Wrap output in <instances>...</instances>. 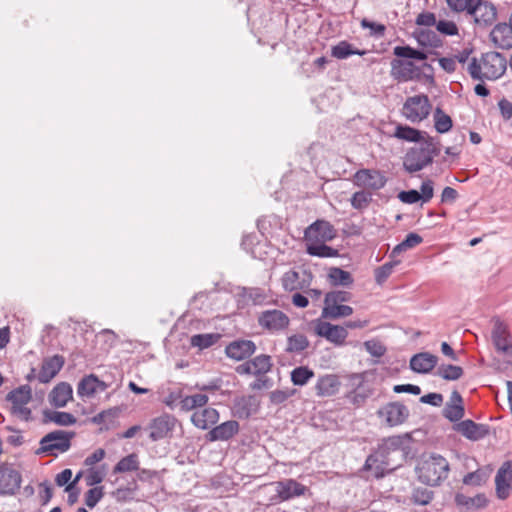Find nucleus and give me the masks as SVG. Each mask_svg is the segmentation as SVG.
<instances>
[{"label": "nucleus", "mask_w": 512, "mask_h": 512, "mask_svg": "<svg viewBox=\"0 0 512 512\" xmlns=\"http://www.w3.org/2000/svg\"><path fill=\"white\" fill-rule=\"evenodd\" d=\"M252 376L256 379L250 383L252 390L270 389L273 386V380L267 376L271 371L273 363L269 355L261 354L251 359Z\"/></svg>", "instance_id": "nucleus-8"}, {"label": "nucleus", "mask_w": 512, "mask_h": 512, "mask_svg": "<svg viewBox=\"0 0 512 512\" xmlns=\"http://www.w3.org/2000/svg\"><path fill=\"white\" fill-rule=\"evenodd\" d=\"M340 386L341 382L337 375L326 374L318 378L315 390L319 397H330L338 393Z\"/></svg>", "instance_id": "nucleus-28"}, {"label": "nucleus", "mask_w": 512, "mask_h": 512, "mask_svg": "<svg viewBox=\"0 0 512 512\" xmlns=\"http://www.w3.org/2000/svg\"><path fill=\"white\" fill-rule=\"evenodd\" d=\"M482 69V60L478 62V60L473 57L467 65V72L474 80L484 81V74Z\"/></svg>", "instance_id": "nucleus-58"}, {"label": "nucleus", "mask_w": 512, "mask_h": 512, "mask_svg": "<svg viewBox=\"0 0 512 512\" xmlns=\"http://www.w3.org/2000/svg\"><path fill=\"white\" fill-rule=\"evenodd\" d=\"M434 497V492L427 487H415L412 491L411 500L417 505H427Z\"/></svg>", "instance_id": "nucleus-51"}, {"label": "nucleus", "mask_w": 512, "mask_h": 512, "mask_svg": "<svg viewBox=\"0 0 512 512\" xmlns=\"http://www.w3.org/2000/svg\"><path fill=\"white\" fill-rule=\"evenodd\" d=\"M440 154V145L433 137L427 136L418 147L411 148L404 158V168L409 173L418 172L433 162Z\"/></svg>", "instance_id": "nucleus-3"}, {"label": "nucleus", "mask_w": 512, "mask_h": 512, "mask_svg": "<svg viewBox=\"0 0 512 512\" xmlns=\"http://www.w3.org/2000/svg\"><path fill=\"white\" fill-rule=\"evenodd\" d=\"M439 33L446 36H455L458 34V27L453 21L440 20L436 24Z\"/></svg>", "instance_id": "nucleus-60"}, {"label": "nucleus", "mask_w": 512, "mask_h": 512, "mask_svg": "<svg viewBox=\"0 0 512 512\" xmlns=\"http://www.w3.org/2000/svg\"><path fill=\"white\" fill-rule=\"evenodd\" d=\"M423 134L424 133L418 129L399 124L395 128L394 137L407 142H415L420 144L425 139Z\"/></svg>", "instance_id": "nucleus-36"}, {"label": "nucleus", "mask_w": 512, "mask_h": 512, "mask_svg": "<svg viewBox=\"0 0 512 512\" xmlns=\"http://www.w3.org/2000/svg\"><path fill=\"white\" fill-rule=\"evenodd\" d=\"M73 432L55 430L41 438L40 447L36 450L37 455L46 454L57 456L58 453H65L71 447Z\"/></svg>", "instance_id": "nucleus-4"}, {"label": "nucleus", "mask_w": 512, "mask_h": 512, "mask_svg": "<svg viewBox=\"0 0 512 512\" xmlns=\"http://www.w3.org/2000/svg\"><path fill=\"white\" fill-rule=\"evenodd\" d=\"M353 181L358 187L380 190L386 185L387 178L379 170L360 169L354 174Z\"/></svg>", "instance_id": "nucleus-14"}, {"label": "nucleus", "mask_w": 512, "mask_h": 512, "mask_svg": "<svg viewBox=\"0 0 512 512\" xmlns=\"http://www.w3.org/2000/svg\"><path fill=\"white\" fill-rule=\"evenodd\" d=\"M371 199V194L364 191H358L352 195L351 205L355 209H363L368 206Z\"/></svg>", "instance_id": "nucleus-57"}, {"label": "nucleus", "mask_w": 512, "mask_h": 512, "mask_svg": "<svg viewBox=\"0 0 512 512\" xmlns=\"http://www.w3.org/2000/svg\"><path fill=\"white\" fill-rule=\"evenodd\" d=\"M400 261L387 262L375 271V280L378 284H383L387 278L391 275L393 268L399 264Z\"/></svg>", "instance_id": "nucleus-54"}, {"label": "nucleus", "mask_w": 512, "mask_h": 512, "mask_svg": "<svg viewBox=\"0 0 512 512\" xmlns=\"http://www.w3.org/2000/svg\"><path fill=\"white\" fill-rule=\"evenodd\" d=\"M139 469V459L137 454L132 453L123 457L114 467V473H125Z\"/></svg>", "instance_id": "nucleus-46"}, {"label": "nucleus", "mask_w": 512, "mask_h": 512, "mask_svg": "<svg viewBox=\"0 0 512 512\" xmlns=\"http://www.w3.org/2000/svg\"><path fill=\"white\" fill-rule=\"evenodd\" d=\"M351 293L347 291L337 290L331 291L326 294L324 304L325 305H335L342 304L344 302H348L351 300Z\"/></svg>", "instance_id": "nucleus-53"}, {"label": "nucleus", "mask_w": 512, "mask_h": 512, "mask_svg": "<svg viewBox=\"0 0 512 512\" xmlns=\"http://www.w3.org/2000/svg\"><path fill=\"white\" fill-rule=\"evenodd\" d=\"M259 409V402L254 396H243L234 400L233 414L240 419H247Z\"/></svg>", "instance_id": "nucleus-26"}, {"label": "nucleus", "mask_w": 512, "mask_h": 512, "mask_svg": "<svg viewBox=\"0 0 512 512\" xmlns=\"http://www.w3.org/2000/svg\"><path fill=\"white\" fill-rule=\"evenodd\" d=\"M462 397L457 391L451 393L450 401L443 409V415L451 422H457L464 416V407Z\"/></svg>", "instance_id": "nucleus-33"}, {"label": "nucleus", "mask_w": 512, "mask_h": 512, "mask_svg": "<svg viewBox=\"0 0 512 512\" xmlns=\"http://www.w3.org/2000/svg\"><path fill=\"white\" fill-rule=\"evenodd\" d=\"M491 340L496 352L503 358V363L512 366V336L508 325L498 318L493 323Z\"/></svg>", "instance_id": "nucleus-5"}, {"label": "nucleus", "mask_w": 512, "mask_h": 512, "mask_svg": "<svg viewBox=\"0 0 512 512\" xmlns=\"http://www.w3.org/2000/svg\"><path fill=\"white\" fill-rule=\"evenodd\" d=\"M455 430L465 436L467 439L477 441L484 438L488 429L486 425L477 424L472 420H464L456 424Z\"/></svg>", "instance_id": "nucleus-29"}, {"label": "nucleus", "mask_w": 512, "mask_h": 512, "mask_svg": "<svg viewBox=\"0 0 512 512\" xmlns=\"http://www.w3.org/2000/svg\"><path fill=\"white\" fill-rule=\"evenodd\" d=\"M257 320L259 326L271 334L284 331L290 324L287 314L278 309L262 311Z\"/></svg>", "instance_id": "nucleus-10"}, {"label": "nucleus", "mask_w": 512, "mask_h": 512, "mask_svg": "<svg viewBox=\"0 0 512 512\" xmlns=\"http://www.w3.org/2000/svg\"><path fill=\"white\" fill-rule=\"evenodd\" d=\"M73 390L66 382L58 383L49 394V403L56 408H63L72 399Z\"/></svg>", "instance_id": "nucleus-31"}, {"label": "nucleus", "mask_w": 512, "mask_h": 512, "mask_svg": "<svg viewBox=\"0 0 512 512\" xmlns=\"http://www.w3.org/2000/svg\"><path fill=\"white\" fill-rule=\"evenodd\" d=\"M336 236L334 227L325 220H317L306 228L304 237L307 242H326Z\"/></svg>", "instance_id": "nucleus-16"}, {"label": "nucleus", "mask_w": 512, "mask_h": 512, "mask_svg": "<svg viewBox=\"0 0 512 512\" xmlns=\"http://www.w3.org/2000/svg\"><path fill=\"white\" fill-rule=\"evenodd\" d=\"M420 192L417 190L411 189L408 191H401L398 194V198L401 202L407 203V204H414L421 200Z\"/></svg>", "instance_id": "nucleus-64"}, {"label": "nucleus", "mask_w": 512, "mask_h": 512, "mask_svg": "<svg viewBox=\"0 0 512 512\" xmlns=\"http://www.w3.org/2000/svg\"><path fill=\"white\" fill-rule=\"evenodd\" d=\"M307 253L321 258H331L338 255V251L326 245L325 242H311L307 244Z\"/></svg>", "instance_id": "nucleus-41"}, {"label": "nucleus", "mask_w": 512, "mask_h": 512, "mask_svg": "<svg viewBox=\"0 0 512 512\" xmlns=\"http://www.w3.org/2000/svg\"><path fill=\"white\" fill-rule=\"evenodd\" d=\"M315 332L318 336L327 339L336 346L344 345L348 336V331L344 326L334 325L324 321H320L316 324Z\"/></svg>", "instance_id": "nucleus-17"}, {"label": "nucleus", "mask_w": 512, "mask_h": 512, "mask_svg": "<svg viewBox=\"0 0 512 512\" xmlns=\"http://www.w3.org/2000/svg\"><path fill=\"white\" fill-rule=\"evenodd\" d=\"M396 467V465H392L390 456L380 448L368 456L364 465V468L371 471L377 478L383 477L386 473L396 469Z\"/></svg>", "instance_id": "nucleus-13"}, {"label": "nucleus", "mask_w": 512, "mask_h": 512, "mask_svg": "<svg viewBox=\"0 0 512 512\" xmlns=\"http://www.w3.org/2000/svg\"><path fill=\"white\" fill-rule=\"evenodd\" d=\"M309 347V340L304 334H293L287 338L286 351L289 353H301Z\"/></svg>", "instance_id": "nucleus-45"}, {"label": "nucleus", "mask_w": 512, "mask_h": 512, "mask_svg": "<svg viewBox=\"0 0 512 512\" xmlns=\"http://www.w3.org/2000/svg\"><path fill=\"white\" fill-rule=\"evenodd\" d=\"M366 351L374 357H382L385 352V346L376 340H368L364 343Z\"/></svg>", "instance_id": "nucleus-61"}, {"label": "nucleus", "mask_w": 512, "mask_h": 512, "mask_svg": "<svg viewBox=\"0 0 512 512\" xmlns=\"http://www.w3.org/2000/svg\"><path fill=\"white\" fill-rule=\"evenodd\" d=\"M505 57L498 52H488L482 56V69L485 80H496L506 71Z\"/></svg>", "instance_id": "nucleus-11"}, {"label": "nucleus", "mask_w": 512, "mask_h": 512, "mask_svg": "<svg viewBox=\"0 0 512 512\" xmlns=\"http://www.w3.org/2000/svg\"><path fill=\"white\" fill-rule=\"evenodd\" d=\"M299 273L295 270L285 272L281 278V284L285 291L292 292L303 289V285L299 280Z\"/></svg>", "instance_id": "nucleus-47"}, {"label": "nucleus", "mask_w": 512, "mask_h": 512, "mask_svg": "<svg viewBox=\"0 0 512 512\" xmlns=\"http://www.w3.org/2000/svg\"><path fill=\"white\" fill-rule=\"evenodd\" d=\"M108 385L94 374L83 377L77 386V394L81 398H91L96 393L104 392Z\"/></svg>", "instance_id": "nucleus-21"}, {"label": "nucleus", "mask_w": 512, "mask_h": 512, "mask_svg": "<svg viewBox=\"0 0 512 512\" xmlns=\"http://www.w3.org/2000/svg\"><path fill=\"white\" fill-rule=\"evenodd\" d=\"M219 339L220 335L217 333L196 334L190 338V344L192 347L204 350L213 346Z\"/></svg>", "instance_id": "nucleus-42"}, {"label": "nucleus", "mask_w": 512, "mask_h": 512, "mask_svg": "<svg viewBox=\"0 0 512 512\" xmlns=\"http://www.w3.org/2000/svg\"><path fill=\"white\" fill-rule=\"evenodd\" d=\"M21 474L9 467H0V495H14L20 488Z\"/></svg>", "instance_id": "nucleus-19"}, {"label": "nucleus", "mask_w": 512, "mask_h": 512, "mask_svg": "<svg viewBox=\"0 0 512 512\" xmlns=\"http://www.w3.org/2000/svg\"><path fill=\"white\" fill-rule=\"evenodd\" d=\"M376 415L382 425L393 428L403 425L409 419L410 411L403 403L392 401L382 405Z\"/></svg>", "instance_id": "nucleus-6"}, {"label": "nucleus", "mask_w": 512, "mask_h": 512, "mask_svg": "<svg viewBox=\"0 0 512 512\" xmlns=\"http://www.w3.org/2000/svg\"><path fill=\"white\" fill-rule=\"evenodd\" d=\"M256 351V345L252 340L238 339L229 343L225 348L228 358L241 361L249 358Z\"/></svg>", "instance_id": "nucleus-20"}, {"label": "nucleus", "mask_w": 512, "mask_h": 512, "mask_svg": "<svg viewBox=\"0 0 512 512\" xmlns=\"http://www.w3.org/2000/svg\"><path fill=\"white\" fill-rule=\"evenodd\" d=\"M486 474L481 470L468 473L463 478V483L469 486H480L486 481Z\"/></svg>", "instance_id": "nucleus-59"}, {"label": "nucleus", "mask_w": 512, "mask_h": 512, "mask_svg": "<svg viewBox=\"0 0 512 512\" xmlns=\"http://www.w3.org/2000/svg\"><path fill=\"white\" fill-rule=\"evenodd\" d=\"M219 412L212 407H203L194 411L191 422L199 429L207 430L219 421Z\"/></svg>", "instance_id": "nucleus-24"}, {"label": "nucleus", "mask_w": 512, "mask_h": 512, "mask_svg": "<svg viewBox=\"0 0 512 512\" xmlns=\"http://www.w3.org/2000/svg\"><path fill=\"white\" fill-rule=\"evenodd\" d=\"M118 415L116 408L104 410L92 417L91 421L94 424L102 425L105 429H109V426L113 423L114 419Z\"/></svg>", "instance_id": "nucleus-52"}, {"label": "nucleus", "mask_w": 512, "mask_h": 512, "mask_svg": "<svg viewBox=\"0 0 512 512\" xmlns=\"http://www.w3.org/2000/svg\"><path fill=\"white\" fill-rule=\"evenodd\" d=\"M314 377V372L307 366H300L292 370L291 381L296 386H304Z\"/></svg>", "instance_id": "nucleus-48"}, {"label": "nucleus", "mask_w": 512, "mask_h": 512, "mask_svg": "<svg viewBox=\"0 0 512 512\" xmlns=\"http://www.w3.org/2000/svg\"><path fill=\"white\" fill-rule=\"evenodd\" d=\"M64 362L63 356L60 355H54L45 359L38 374V380L41 383L50 382L62 369Z\"/></svg>", "instance_id": "nucleus-27"}, {"label": "nucleus", "mask_w": 512, "mask_h": 512, "mask_svg": "<svg viewBox=\"0 0 512 512\" xmlns=\"http://www.w3.org/2000/svg\"><path fill=\"white\" fill-rule=\"evenodd\" d=\"M6 400L11 403V413L20 420L28 421L31 419V409L27 407L32 400V390L29 385H22L10 391Z\"/></svg>", "instance_id": "nucleus-7"}, {"label": "nucleus", "mask_w": 512, "mask_h": 512, "mask_svg": "<svg viewBox=\"0 0 512 512\" xmlns=\"http://www.w3.org/2000/svg\"><path fill=\"white\" fill-rule=\"evenodd\" d=\"M431 104L428 96L415 95L407 98L403 105V115L412 123L426 119L430 114Z\"/></svg>", "instance_id": "nucleus-9"}, {"label": "nucleus", "mask_w": 512, "mask_h": 512, "mask_svg": "<svg viewBox=\"0 0 512 512\" xmlns=\"http://www.w3.org/2000/svg\"><path fill=\"white\" fill-rule=\"evenodd\" d=\"M43 420L45 423L53 422L59 426H71L77 422L76 417L71 413L50 410L43 412Z\"/></svg>", "instance_id": "nucleus-35"}, {"label": "nucleus", "mask_w": 512, "mask_h": 512, "mask_svg": "<svg viewBox=\"0 0 512 512\" xmlns=\"http://www.w3.org/2000/svg\"><path fill=\"white\" fill-rule=\"evenodd\" d=\"M449 471L447 459L435 453L422 459L416 467L419 481L428 486H439L447 479Z\"/></svg>", "instance_id": "nucleus-2"}, {"label": "nucleus", "mask_w": 512, "mask_h": 512, "mask_svg": "<svg viewBox=\"0 0 512 512\" xmlns=\"http://www.w3.org/2000/svg\"><path fill=\"white\" fill-rule=\"evenodd\" d=\"M448 8L455 13L471 16L479 27H488L497 18L495 5L486 0H448Z\"/></svg>", "instance_id": "nucleus-1"}, {"label": "nucleus", "mask_w": 512, "mask_h": 512, "mask_svg": "<svg viewBox=\"0 0 512 512\" xmlns=\"http://www.w3.org/2000/svg\"><path fill=\"white\" fill-rule=\"evenodd\" d=\"M394 55L401 58L426 60L427 54L421 50L414 49L410 46H396L393 50Z\"/></svg>", "instance_id": "nucleus-50"}, {"label": "nucleus", "mask_w": 512, "mask_h": 512, "mask_svg": "<svg viewBox=\"0 0 512 512\" xmlns=\"http://www.w3.org/2000/svg\"><path fill=\"white\" fill-rule=\"evenodd\" d=\"M490 40L496 48H512V28L507 23H499L490 32Z\"/></svg>", "instance_id": "nucleus-25"}, {"label": "nucleus", "mask_w": 512, "mask_h": 512, "mask_svg": "<svg viewBox=\"0 0 512 512\" xmlns=\"http://www.w3.org/2000/svg\"><path fill=\"white\" fill-rule=\"evenodd\" d=\"M362 28H368L371 30V35L374 36H383L386 30V27L383 24L372 22L366 18L361 21Z\"/></svg>", "instance_id": "nucleus-63"}, {"label": "nucleus", "mask_w": 512, "mask_h": 512, "mask_svg": "<svg viewBox=\"0 0 512 512\" xmlns=\"http://www.w3.org/2000/svg\"><path fill=\"white\" fill-rule=\"evenodd\" d=\"M307 488L294 479H285L276 482L277 496L281 501H286L294 497L305 494Z\"/></svg>", "instance_id": "nucleus-23"}, {"label": "nucleus", "mask_w": 512, "mask_h": 512, "mask_svg": "<svg viewBox=\"0 0 512 512\" xmlns=\"http://www.w3.org/2000/svg\"><path fill=\"white\" fill-rule=\"evenodd\" d=\"M294 390H274L270 393V402L275 405L284 403L294 394Z\"/></svg>", "instance_id": "nucleus-62"}, {"label": "nucleus", "mask_w": 512, "mask_h": 512, "mask_svg": "<svg viewBox=\"0 0 512 512\" xmlns=\"http://www.w3.org/2000/svg\"><path fill=\"white\" fill-rule=\"evenodd\" d=\"M329 281L334 286L349 287L353 284L354 280L350 272L345 271L339 267H333L330 269Z\"/></svg>", "instance_id": "nucleus-39"}, {"label": "nucleus", "mask_w": 512, "mask_h": 512, "mask_svg": "<svg viewBox=\"0 0 512 512\" xmlns=\"http://www.w3.org/2000/svg\"><path fill=\"white\" fill-rule=\"evenodd\" d=\"M423 242V238L414 232H410L406 235L405 239L397 244L391 251L390 257L396 258L402 252L412 249Z\"/></svg>", "instance_id": "nucleus-37"}, {"label": "nucleus", "mask_w": 512, "mask_h": 512, "mask_svg": "<svg viewBox=\"0 0 512 512\" xmlns=\"http://www.w3.org/2000/svg\"><path fill=\"white\" fill-rule=\"evenodd\" d=\"M437 363V356L428 352H421L411 358L410 368L416 373L426 374L432 371Z\"/></svg>", "instance_id": "nucleus-30"}, {"label": "nucleus", "mask_w": 512, "mask_h": 512, "mask_svg": "<svg viewBox=\"0 0 512 512\" xmlns=\"http://www.w3.org/2000/svg\"><path fill=\"white\" fill-rule=\"evenodd\" d=\"M403 444V439L401 436H392L385 439L382 445L379 446L380 449H383L385 453L389 456L393 452H398Z\"/></svg>", "instance_id": "nucleus-56"}, {"label": "nucleus", "mask_w": 512, "mask_h": 512, "mask_svg": "<svg viewBox=\"0 0 512 512\" xmlns=\"http://www.w3.org/2000/svg\"><path fill=\"white\" fill-rule=\"evenodd\" d=\"M434 127L438 133H446L452 128V119L440 107H437L433 114Z\"/></svg>", "instance_id": "nucleus-44"}, {"label": "nucleus", "mask_w": 512, "mask_h": 512, "mask_svg": "<svg viewBox=\"0 0 512 512\" xmlns=\"http://www.w3.org/2000/svg\"><path fill=\"white\" fill-rule=\"evenodd\" d=\"M414 36L420 46L439 48L442 46V40L439 35L430 29H418Z\"/></svg>", "instance_id": "nucleus-34"}, {"label": "nucleus", "mask_w": 512, "mask_h": 512, "mask_svg": "<svg viewBox=\"0 0 512 512\" xmlns=\"http://www.w3.org/2000/svg\"><path fill=\"white\" fill-rule=\"evenodd\" d=\"M239 423L235 420H229L213 427L207 434L206 439L209 442L228 441L239 431Z\"/></svg>", "instance_id": "nucleus-22"}, {"label": "nucleus", "mask_w": 512, "mask_h": 512, "mask_svg": "<svg viewBox=\"0 0 512 512\" xmlns=\"http://www.w3.org/2000/svg\"><path fill=\"white\" fill-rule=\"evenodd\" d=\"M421 68L416 66L412 61L393 59L391 61V76L398 82H408L419 79L421 76Z\"/></svg>", "instance_id": "nucleus-15"}, {"label": "nucleus", "mask_w": 512, "mask_h": 512, "mask_svg": "<svg viewBox=\"0 0 512 512\" xmlns=\"http://www.w3.org/2000/svg\"><path fill=\"white\" fill-rule=\"evenodd\" d=\"M353 313V308L348 305L335 304V305H324L322 309V317L329 319H338L342 317H348Z\"/></svg>", "instance_id": "nucleus-40"}, {"label": "nucleus", "mask_w": 512, "mask_h": 512, "mask_svg": "<svg viewBox=\"0 0 512 512\" xmlns=\"http://www.w3.org/2000/svg\"><path fill=\"white\" fill-rule=\"evenodd\" d=\"M455 503L462 511H475L487 505V499L484 494H477L473 497L467 496L463 493L455 495Z\"/></svg>", "instance_id": "nucleus-32"}, {"label": "nucleus", "mask_w": 512, "mask_h": 512, "mask_svg": "<svg viewBox=\"0 0 512 512\" xmlns=\"http://www.w3.org/2000/svg\"><path fill=\"white\" fill-rule=\"evenodd\" d=\"M104 496L103 487H94L89 489L85 494V504L89 508H94Z\"/></svg>", "instance_id": "nucleus-55"}, {"label": "nucleus", "mask_w": 512, "mask_h": 512, "mask_svg": "<svg viewBox=\"0 0 512 512\" xmlns=\"http://www.w3.org/2000/svg\"><path fill=\"white\" fill-rule=\"evenodd\" d=\"M208 400L209 398L205 394L188 395L180 400L179 406L183 411H196L198 408H203L207 404Z\"/></svg>", "instance_id": "nucleus-38"}, {"label": "nucleus", "mask_w": 512, "mask_h": 512, "mask_svg": "<svg viewBox=\"0 0 512 512\" xmlns=\"http://www.w3.org/2000/svg\"><path fill=\"white\" fill-rule=\"evenodd\" d=\"M366 51L354 49L351 44L341 41L332 47L331 55L337 59H346L351 55H364Z\"/></svg>", "instance_id": "nucleus-43"}, {"label": "nucleus", "mask_w": 512, "mask_h": 512, "mask_svg": "<svg viewBox=\"0 0 512 512\" xmlns=\"http://www.w3.org/2000/svg\"><path fill=\"white\" fill-rule=\"evenodd\" d=\"M496 495L499 499H507L512 492V461L504 462L495 476Z\"/></svg>", "instance_id": "nucleus-18"}, {"label": "nucleus", "mask_w": 512, "mask_h": 512, "mask_svg": "<svg viewBox=\"0 0 512 512\" xmlns=\"http://www.w3.org/2000/svg\"><path fill=\"white\" fill-rule=\"evenodd\" d=\"M176 423L177 419L167 413L152 419L148 425V429L150 430L149 438L152 441H159L171 437Z\"/></svg>", "instance_id": "nucleus-12"}, {"label": "nucleus", "mask_w": 512, "mask_h": 512, "mask_svg": "<svg viewBox=\"0 0 512 512\" xmlns=\"http://www.w3.org/2000/svg\"><path fill=\"white\" fill-rule=\"evenodd\" d=\"M436 374L445 380L454 381L462 377L463 369L456 365L442 364L438 367Z\"/></svg>", "instance_id": "nucleus-49"}]
</instances>
